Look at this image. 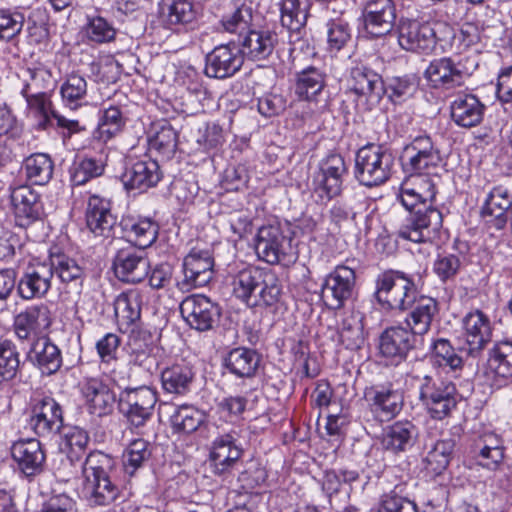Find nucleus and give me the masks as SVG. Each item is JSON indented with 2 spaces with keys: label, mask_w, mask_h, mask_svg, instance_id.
<instances>
[{
  "label": "nucleus",
  "mask_w": 512,
  "mask_h": 512,
  "mask_svg": "<svg viewBox=\"0 0 512 512\" xmlns=\"http://www.w3.org/2000/svg\"><path fill=\"white\" fill-rule=\"evenodd\" d=\"M27 102L28 116L34 118L38 128L56 125L58 128H72L78 125L76 120H68L52 107L47 94L23 96Z\"/></svg>",
  "instance_id": "31"
},
{
  "label": "nucleus",
  "mask_w": 512,
  "mask_h": 512,
  "mask_svg": "<svg viewBox=\"0 0 512 512\" xmlns=\"http://www.w3.org/2000/svg\"><path fill=\"white\" fill-rule=\"evenodd\" d=\"M512 205V197L507 188L503 186L494 187L488 194L482 215L487 223L500 230L507 223V211Z\"/></svg>",
  "instance_id": "35"
},
{
  "label": "nucleus",
  "mask_w": 512,
  "mask_h": 512,
  "mask_svg": "<svg viewBox=\"0 0 512 512\" xmlns=\"http://www.w3.org/2000/svg\"><path fill=\"white\" fill-rule=\"evenodd\" d=\"M355 271L345 265H338L327 275L322 287V297L331 309H340L352 299L355 291Z\"/></svg>",
  "instance_id": "15"
},
{
  "label": "nucleus",
  "mask_w": 512,
  "mask_h": 512,
  "mask_svg": "<svg viewBox=\"0 0 512 512\" xmlns=\"http://www.w3.org/2000/svg\"><path fill=\"white\" fill-rule=\"evenodd\" d=\"M454 447L452 438L435 442L422 461L426 473L432 477L442 474L451 460Z\"/></svg>",
  "instance_id": "44"
},
{
  "label": "nucleus",
  "mask_w": 512,
  "mask_h": 512,
  "mask_svg": "<svg viewBox=\"0 0 512 512\" xmlns=\"http://www.w3.org/2000/svg\"><path fill=\"white\" fill-rule=\"evenodd\" d=\"M339 337L347 349H358L364 343V327L362 317L352 313L346 316L339 329Z\"/></svg>",
  "instance_id": "54"
},
{
  "label": "nucleus",
  "mask_w": 512,
  "mask_h": 512,
  "mask_svg": "<svg viewBox=\"0 0 512 512\" xmlns=\"http://www.w3.org/2000/svg\"><path fill=\"white\" fill-rule=\"evenodd\" d=\"M180 313L186 323L200 332L211 330L221 316V310L217 303L202 294L187 296L180 303Z\"/></svg>",
  "instance_id": "14"
},
{
  "label": "nucleus",
  "mask_w": 512,
  "mask_h": 512,
  "mask_svg": "<svg viewBox=\"0 0 512 512\" xmlns=\"http://www.w3.org/2000/svg\"><path fill=\"white\" fill-rule=\"evenodd\" d=\"M474 453L477 463L491 471L497 470L504 460V447L494 436H488L477 443Z\"/></svg>",
  "instance_id": "48"
},
{
  "label": "nucleus",
  "mask_w": 512,
  "mask_h": 512,
  "mask_svg": "<svg viewBox=\"0 0 512 512\" xmlns=\"http://www.w3.org/2000/svg\"><path fill=\"white\" fill-rule=\"evenodd\" d=\"M244 448L240 435L235 429L219 433L211 442L209 449V467L213 475L228 481L242 462Z\"/></svg>",
  "instance_id": "5"
},
{
  "label": "nucleus",
  "mask_w": 512,
  "mask_h": 512,
  "mask_svg": "<svg viewBox=\"0 0 512 512\" xmlns=\"http://www.w3.org/2000/svg\"><path fill=\"white\" fill-rule=\"evenodd\" d=\"M439 162V153L412 154L406 165L413 174L431 175V170L436 168Z\"/></svg>",
  "instance_id": "64"
},
{
  "label": "nucleus",
  "mask_w": 512,
  "mask_h": 512,
  "mask_svg": "<svg viewBox=\"0 0 512 512\" xmlns=\"http://www.w3.org/2000/svg\"><path fill=\"white\" fill-rule=\"evenodd\" d=\"M120 337L114 333H107L96 342V351L100 358V368L116 382L117 369L120 367L117 353L120 346Z\"/></svg>",
  "instance_id": "46"
},
{
  "label": "nucleus",
  "mask_w": 512,
  "mask_h": 512,
  "mask_svg": "<svg viewBox=\"0 0 512 512\" xmlns=\"http://www.w3.org/2000/svg\"><path fill=\"white\" fill-rule=\"evenodd\" d=\"M162 178L157 161L147 159H129L125 162L121 182L127 190L147 191L155 187Z\"/></svg>",
  "instance_id": "18"
},
{
  "label": "nucleus",
  "mask_w": 512,
  "mask_h": 512,
  "mask_svg": "<svg viewBox=\"0 0 512 512\" xmlns=\"http://www.w3.org/2000/svg\"><path fill=\"white\" fill-rule=\"evenodd\" d=\"M398 43L411 52L430 53L436 46V34L428 23L401 18L398 24Z\"/></svg>",
  "instance_id": "17"
},
{
  "label": "nucleus",
  "mask_w": 512,
  "mask_h": 512,
  "mask_svg": "<svg viewBox=\"0 0 512 512\" xmlns=\"http://www.w3.org/2000/svg\"><path fill=\"white\" fill-rule=\"evenodd\" d=\"M25 359L44 376L54 375L63 364L61 350L47 336L29 344Z\"/></svg>",
  "instance_id": "27"
},
{
  "label": "nucleus",
  "mask_w": 512,
  "mask_h": 512,
  "mask_svg": "<svg viewBox=\"0 0 512 512\" xmlns=\"http://www.w3.org/2000/svg\"><path fill=\"white\" fill-rule=\"evenodd\" d=\"M277 34L270 30H250L241 41V53L248 59L264 60L274 51Z\"/></svg>",
  "instance_id": "36"
},
{
  "label": "nucleus",
  "mask_w": 512,
  "mask_h": 512,
  "mask_svg": "<svg viewBox=\"0 0 512 512\" xmlns=\"http://www.w3.org/2000/svg\"><path fill=\"white\" fill-rule=\"evenodd\" d=\"M204 420L203 412L193 406L183 405L176 408L170 421L174 431L189 434L196 431Z\"/></svg>",
  "instance_id": "53"
},
{
  "label": "nucleus",
  "mask_w": 512,
  "mask_h": 512,
  "mask_svg": "<svg viewBox=\"0 0 512 512\" xmlns=\"http://www.w3.org/2000/svg\"><path fill=\"white\" fill-rule=\"evenodd\" d=\"M150 263L144 250L133 247L117 251L113 259V269L117 278L123 282L139 283L149 272Z\"/></svg>",
  "instance_id": "22"
},
{
  "label": "nucleus",
  "mask_w": 512,
  "mask_h": 512,
  "mask_svg": "<svg viewBox=\"0 0 512 512\" xmlns=\"http://www.w3.org/2000/svg\"><path fill=\"white\" fill-rule=\"evenodd\" d=\"M347 93L356 105L372 109L385 94L382 77L365 65H357L350 70Z\"/></svg>",
  "instance_id": "10"
},
{
  "label": "nucleus",
  "mask_w": 512,
  "mask_h": 512,
  "mask_svg": "<svg viewBox=\"0 0 512 512\" xmlns=\"http://www.w3.org/2000/svg\"><path fill=\"white\" fill-rule=\"evenodd\" d=\"M261 362L260 354L251 348L237 347L225 357V366L238 378H252L256 375Z\"/></svg>",
  "instance_id": "39"
},
{
  "label": "nucleus",
  "mask_w": 512,
  "mask_h": 512,
  "mask_svg": "<svg viewBox=\"0 0 512 512\" xmlns=\"http://www.w3.org/2000/svg\"><path fill=\"white\" fill-rule=\"evenodd\" d=\"M364 28L374 37L390 33L395 25L396 6L393 0H369L363 10Z\"/></svg>",
  "instance_id": "24"
},
{
  "label": "nucleus",
  "mask_w": 512,
  "mask_h": 512,
  "mask_svg": "<svg viewBox=\"0 0 512 512\" xmlns=\"http://www.w3.org/2000/svg\"><path fill=\"white\" fill-rule=\"evenodd\" d=\"M114 459L101 451L90 452L82 464V493L90 506H108L119 494L110 472Z\"/></svg>",
  "instance_id": "2"
},
{
  "label": "nucleus",
  "mask_w": 512,
  "mask_h": 512,
  "mask_svg": "<svg viewBox=\"0 0 512 512\" xmlns=\"http://www.w3.org/2000/svg\"><path fill=\"white\" fill-rule=\"evenodd\" d=\"M417 295L415 283L402 272L385 271L376 279L375 297L384 308L407 310Z\"/></svg>",
  "instance_id": "7"
},
{
  "label": "nucleus",
  "mask_w": 512,
  "mask_h": 512,
  "mask_svg": "<svg viewBox=\"0 0 512 512\" xmlns=\"http://www.w3.org/2000/svg\"><path fill=\"white\" fill-rule=\"evenodd\" d=\"M86 222L95 236H110L116 224V217L111 212L110 200L97 194L91 195L87 203Z\"/></svg>",
  "instance_id": "32"
},
{
  "label": "nucleus",
  "mask_w": 512,
  "mask_h": 512,
  "mask_svg": "<svg viewBox=\"0 0 512 512\" xmlns=\"http://www.w3.org/2000/svg\"><path fill=\"white\" fill-rule=\"evenodd\" d=\"M20 365V353L16 344L8 338H0V378L12 380Z\"/></svg>",
  "instance_id": "55"
},
{
  "label": "nucleus",
  "mask_w": 512,
  "mask_h": 512,
  "mask_svg": "<svg viewBox=\"0 0 512 512\" xmlns=\"http://www.w3.org/2000/svg\"><path fill=\"white\" fill-rule=\"evenodd\" d=\"M280 21L292 34L299 35L304 28L307 16L308 0H279Z\"/></svg>",
  "instance_id": "43"
},
{
  "label": "nucleus",
  "mask_w": 512,
  "mask_h": 512,
  "mask_svg": "<svg viewBox=\"0 0 512 512\" xmlns=\"http://www.w3.org/2000/svg\"><path fill=\"white\" fill-rule=\"evenodd\" d=\"M119 226L123 237L141 250L151 246L157 239L159 227L150 218L126 215Z\"/></svg>",
  "instance_id": "30"
},
{
  "label": "nucleus",
  "mask_w": 512,
  "mask_h": 512,
  "mask_svg": "<svg viewBox=\"0 0 512 512\" xmlns=\"http://www.w3.org/2000/svg\"><path fill=\"white\" fill-rule=\"evenodd\" d=\"M27 179L35 185L47 184L53 176L54 163L45 153H35L24 161Z\"/></svg>",
  "instance_id": "50"
},
{
  "label": "nucleus",
  "mask_w": 512,
  "mask_h": 512,
  "mask_svg": "<svg viewBox=\"0 0 512 512\" xmlns=\"http://www.w3.org/2000/svg\"><path fill=\"white\" fill-rule=\"evenodd\" d=\"M29 425L40 437L49 438L57 434L63 425L61 406L55 399L48 396L36 399Z\"/></svg>",
  "instance_id": "19"
},
{
  "label": "nucleus",
  "mask_w": 512,
  "mask_h": 512,
  "mask_svg": "<svg viewBox=\"0 0 512 512\" xmlns=\"http://www.w3.org/2000/svg\"><path fill=\"white\" fill-rule=\"evenodd\" d=\"M29 80L21 90L23 96L27 95H44L46 89L50 88L52 84L51 73L43 68L28 69Z\"/></svg>",
  "instance_id": "61"
},
{
  "label": "nucleus",
  "mask_w": 512,
  "mask_h": 512,
  "mask_svg": "<svg viewBox=\"0 0 512 512\" xmlns=\"http://www.w3.org/2000/svg\"><path fill=\"white\" fill-rule=\"evenodd\" d=\"M252 18L253 9L251 3L236 2L233 10L222 17L221 25L226 32L241 36L250 31Z\"/></svg>",
  "instance_id": "49"
},
{
  "label": "nucleus",
  "mask_w": 512,
  "mask_h": 512,
  "mask_svg": "<svg viewBox=\"0 0 512 512\" xmlns=\"http://www.w3.org/2000/svg\"><path fill=\"white\" fill-rule=\"evenodd\" d=\"M67 457L71 462L80 460L89 442L86 430L78 426L69 427L64 434Z\"/></svg>",
  "instance_id": "59"
},
{
  "label": "nucleus",
  "mask_w": 512,
  "mask_h": 512,
  "mask_svg": "<svg viewBox=\"0 0 512 512\" xmlns=\"http://www.w3.org/2000/svg\"><path fill=\"white\" fill-rule=\"evenodd\" d=\"M470 73L460 62L456 63L450 57H443L430 62L424 75L432 87L451 89L462 85Z\"/></svg>",
  "instance_id": "23"
},
{
  "label": "nucleus",
  "mask_w": 512,
  "mask_h": 512,
  "mask_svg": "<svg viewBox=\"0 0 512 512\" xmlns=\"http://www.w3.org/2000/svg\"><path fill=\"white\" fill-rule=\"evenodd\" d=\"M326 85V73L317 67L308 66L296 74L295 93L307 103H318Z\"/></svg>",
  "instance_id": "38"
},
{
  "label": "nucleus",
  "mask_w": 512,
  "mask_h": 512,
  "mask_svg": "<svg viewBox=\"0 0 512 512\" xmlns=\"http://www.w3.org/2000/svg\"><path fill=\"white\" fill-rule=\"evenodd\" d=\"M47 264L51 267L52 277L55 273L62 283H73L77 288L82 287L85 271L72 257L64 253H51Z\"/></svg>",
  "instance_id": "42"
},
{
  "label": "nucleus",
  "mask_w": 512,
  "mask_h": 512,
  "mask_svg": "<svg viewBox=\"0 0 512 512\" xmlns=\"http://www.w3.org/2000/svg\"><path fill=\"white\" fill-rule=\"evenodd\" d=\"M417 90V83L413 77H393L389 79L385 92L389 93L390 99L400 103L410 98Z\"/></svg>",
  "instance_id": "62"
},
{
  "label": "nucleus",
  "mask_w": 512,
  "mask_h": 512,
  "mask_svg": "<svg viewBox=\"0 0 512 512\" xmlns=\"http://www.w3.org/2000/svg\"><path fill=\"white\" fill-rule=\"evenodd\" d=\"M62 102L65 107L75 110L82 105L87 94V81L78 74L69 75L60 88Z\"/></svg>",
  "instance_id": "52"
},
{
  "label": "nucleus",
  "mask_w": 512,
  "mask_h": 512,
  "mask_svg": "<svg viewBox=\"0 0 512 512\" xmlns=\"http://www.w3.org/2000/svg\"><path fill=\"white\" fill-rule=\"evenodd\" d=\"M351 41L349 25L340 20H332L327 24V51L337 54Z\"/></svg>",
  "instance_id": "57"
},
{
  "label": "nucleus",
  "mask_w": 512,
  "mask_h": 512,
  "mask_svg": "<svg viewBox=\"0 0 512 512\" xmlns=\"http://www.w3.org/2000/svg\"><path fill=\"white\" fill-rule=\"evenodd\" d=\"M233 294L249 307L271 306L278 302L281 285L277 276L256 267L238 272L232 281Z\"/></svg>",
  "instance_id": "3"
},
{
  "label": "nucleus",
  "mask_w": 512,
  "mask_h": 512,
  "mask_svg": "<svg viewBox=\"0 0 512 512\" xmlns=\"http://www.w3.org/2000/svg\"><path fill=\"white\" fill-rule=\"evenodd\" d=\"M141 293L129 290L117 296L114 301V313L118 323L129 326L140 318Z\"/></svg>",
  "instance_id": "47"
},
{
  "label": "nucleus",
  "mask_w": 512,
  "mask_h": 512,
  "mask_svg": "<svg viewBox=\"0 0 512 512\" xmlns=\"http://www.w3.org/2000/svg\"><path fill=\"white\" fill-rule=\"evenodd\" d=\"M462 324L464 341L460 351L473 359L479 358L492 340L491 321L476 309L464 316Z\"/></svg>",
  "instance_id": "13"
},
{
  "label": "nucleus",
  "mask_w": 512,
  "mask_h": 512,
  "mask_svg": "<svg viewBox=\"0 0 512 512\" xmlns=\"http://www.w3.org/2000/svg\"><path fill=\"white\" fill-rule=\"evenodd\" d=\"M431 362L434 366L449 368L451 371L461 370L463 360L460 357L450 341L445 338H439L431 344Z\"/></svg>",
  "instance_id": "51"
},
{
  "label": "nucleus",
  "mask_w": 512,
  "mask_h": 512,
  "mask_svg": "<svg viewBox=\"0 0 512 512\" xmlns=\"http://www.w3.org/2000/svg\"><path fill=\"white\" fill-rule=\"evenodd\" d=\"M484 106L476 96L460 93L451 103V117L454 122L463 128H471L480 123Z\"/></svg>",
  "instance_id": "37"
},
{
  "label": "nucleus",
  "mask_w": 512,
  "mask_h": 512,
  "mask_svg": "<svg viewBox=\"0 0 512 512\" xmlns=\"http://www.w3.org/2000/svg\"><path fill=\"white\" fill-rule=\"evenodd\" d=\"M479 371L494 388H502L512 383V340L495 341L487 350L485 361Z\"/></svg>",
  "instance_id": "11"
},
{
  "label": "nucleus",
  "mask_w": 512,
  "mask_h": 512,
  "mask_svg": "<svg viewBox=\"0 0 512 512\" xmlns=\"http://www.w3.org/2000/svg\"><path fill=\"white\" fill-rule=\"evenodd\" d=\"M167 22L170 25H185L192 23L196 12L189 0H166Z\"/></svg>",
  "instance_id": "58"
},
{
  "label": "nucleus",
  "mask_w": 512,
  "mask_h": 512,
  "mask_svg": "<svg viewBox=\"0 0 512 512\" xmlns=\"http://www.w3.org/2000/svg\"><path fill=\"white\" fill-rule=\"evenodd\" d=\"M53 322L52 312L45 303L33 304L17 313L12 330L21 343L31 344L44 336Z\"/></svg>",
  "instance_id": "12"
},
{
  "label": "nucleus",
  "mask_w": 512,
  "mask_h": 512,
  "mask_svg": "<svg viewBox=\"0 0 512 512\" xmlns=\"http://www.w3.org/2000/svg\"><path fill=\"white\" fill-rule=\"evenodd\" d=\"M194 377L195 373L189 365H172L161 373L162 388L170 394L185 395L190 391Z\"/></svg>",
  "instance_id": "41"
},
{
  "label": "nucleus",
  "mask_w": 512,
  "mask_h": 512,
  "mask_svg": "<svg viewBox=\"0 0 512 512\" xmlns=\"http://www.w3.org/2000/svg\"><path fill=\"white\" fill-rule=\"evenodd\" d=\"M243 65L239 48L219 45L206 55L204 72L208 77L224 79L233 76Z\"/></svg>",
  "instance_id": "25"
},
{
  "label": "nucleus",
  "mask_w": 512,
  "mask_h": 512,
  "mask_svg": "<svg viewBox=\"0 0 512 512\" xmlns=\"http://www.w3.org/2000/svg\"><path fill=\"white\" fill-rule=\"evenodd\" d=\"M214 260L209 250L192 249L183 260V279L176 285L182 292L207 285L213 278Z\"/></svg>",
  "instance_id": "16"
},
{
  "label": "nucleus",
  "mask_w": 512,
  "mask_h": 512,
  "mask_svg": "<svg viewBox=\"0 0 512 512\" xmlns=\"http://www.w3.org/2000/svg\"><path fill=\"white\" fill-rule=\"evenodd\" d=\"M255 249L258 257L271 265H289L297 259L292 238L285 234L279 222L258 229Z\"/></svg>",
  "instance_id": "6"
},
{
  "label": "nucleus",
  "mask_w": 512,
  "mask_h": 512,
  "mask_svg": "<svg viewBox=\"0 0 512 512\" xmlns=\"http://www.w3.org/2000/svg\"><path fill=\"white\" fill-rule=\"evenodd\" d=\"M372 410L387 419L396 416L402 409V395L391 387H371L365 393Z\"/></svg>",
  "instance_id": "40"
},
{
  "label": "nucleus",
  "mask_w": 512,
  "mask_h": 512,
  "mask_svg": "<svg viewBox=\"0 0 512 512\" xmlns=\"http://www.w3.org/2000/svg\"><path fill=\"white\" fill-rule=\"evenodd\" d=\"M419 429L410 420H398L386 426L380 437L382 449L393 456H402L417 443Z\"/></svg>",
  "instance_id": "21"
},
{
  "label": "nucleus",
  "mask_w": 512,
  "mask_h": 512,
  "mask_svg": "<svg viewBox=\"0 0 512 512\" xmlns=\"http://www.w3.org/2000/svg\"><path fill=\"white\" fill-rule=\"evenodd\" d=\"M106 161L103 157H78L70 167V181L74 186H81L104 174Z\"/></svg>",
  "instance_id": "45"
},
{
  "label": "nucleus",
  "mask_w": 512,
  "mask_h": 512,
  "mask_svg": "<svg viewBox=\"0 0 512 512\" xmlns=\"http://www.w3.org/2000/svg\"><path fill=\"white\" fill-rule=\"evenodd\" d=\"M392 165V155L381 146L366 145L356 153L354 175L361 185L378 186L390 178Z\"/></svg>",
  "instance_id": "8"
},
{
  "label": "nucleus",
  "mask_w": 512,
  "mask_h": 512,
  "mask_svg": "<svg viewBox=\"0 0 512 512\" xmlns=\"http://www.w3.org/2000/svg\"><path fill=\"white\" fill-rule=\"evenodd\" d=\"M418 340L407 328L391 326L382 332L379 349L383 356L401 360L411 349L416 348Z\"/></svg>",
  "instance_id": "33"
},
{
  "label": "nucleus",
  "mask_w": 512,
  "mask_h": 512,
  "mask_svg": "<svg viewBox=\"0 0 512 512\" xmlns=\"http://www.w3.org/2000/svg\"><path fill=\"white\" fill-rule=\"evenodd\" d=\"M82 393L92 414L104 416L113 411L116 396L101 379H87L82 385Z\"/></svg>",
  "instance_id": "34"
},
{
  "label": "nucleus",
  "mask_w": 512,
  "mask_h": 512,
  "mask_svg": "<svg viewBox=\"0 0 512 512\" xmlns=\"http://www.w3.org/2000/svg\"><path fill=\"white\" fill-rule=\"evenodd\" d=\"M11 204L16 224L26 228L41 219L44 214L40 195L30 186L22 185L11 192Z\"/></svg>",
  "instance_id": "26"
},
{
  "label": "nucleus",
  "mask_w": 512,
  "mask_h": 512,
  "mask_svg": "<svg viewBox=\"0 0 512 512\" xmlns=\"http://www.w3.org/2000/svg\"><path fill=\"white\" fill-rule=\"evenodd\" d=\"M52 279L47 262L30 264L18 280L17 294L25 301L44 298L52 287Z\"/></svg>",
  "instance_id": "20"
},
{
  "label": "nucleus",
  "mask_w": 512,
  "mask_h": 512,
  "mask_svg": "<svg viewBox=\"0 0 512 512\" xmlns=\"http://www.w3.org/2000/svg\"><path fill=\"white\" fill-rule=\"evenodd\" d=\"M157 400V392L150 386L126 387L119 394L118 407L130 426L140 431L150 421Z\"/></svg>",
  "instance_id": "9"
},
{
  "label": "nucleus",
  "mask_w": 512,
  "mask_h": 512,
  "mask_svg": "<svg viewBox=\"0 0 512 512\" xmlns=\"http://www.w3.org/2000/svg\"><path fill=\"white\" fill-rule=\"evenodd\" d=\"M23 24V14L0 9V40H12L22 31Z\"/></svg>",
  "instance_id": "63"
},
{
  "label": "nucleus",
  "mask_w": 512,
  "mask_h": 512,
  "mask_svg": "<svg viewBox=\"0 0 512 512\" xmlns=\"http://www.w3.org/2000/svg\"><path fill=\"white\" fill-rule=\"evenodd\" d=\"M408 309L409 312L404 320L405 328L411 331L415 338L427 334L438 313L437 302L431 297L417 295L413 303L409 304Z\"/></svg>",
  "instance_id": "29"
},
{
  "label": "nucleus",
  "mask_w": 512,
  "mask_h": 512,
  "mask_svg": "<svg viewBox=\"0 0 512 512\" xmlns=\"http://www.w3.org/2000/svg\"><path fill=\"white\" fill-rule=\"evenodd\" d=\"M151 456L150 444L144 439L132 441L123 454V467L125 472L132 476L149 460Z\"/></svg>",
  "instance_id": "56"
},
{
  "label": "nucleus",
  "mask_w": 512,
  "mask_h": 512,
  "mask_svg": "<svg viewBox=\"0 0 512 512\" xmlns=\"http://www.w3.org/2000/svg\"><path fill=\"white\" fill-rule=\"evenodd\" d=\"M419 400L435 420L448 417L457 405V389L453 382L439 376L418 377Z\"/></svg>",
  "instance_id": "4"
},
{
  "label": "nucleus",
  "mask_w": 512,
  "mask_h": 512,
  "mask_svg": "<svg viewBox=\"0 0 512 512\" xmlns=\"http://www.w3.org/2000/svg\"><path fill=\"white\" fill-rule=\"evenodd\" d=\"M84 31L87 38L95 43H108L116 35L113 25L101 16L89 18Z\"/></svg>",
  "instance_id": "60"
},
{
  "label": "nucleus",
  "mask_w": 512,
  "mask_h": 512,
  "mask_svg": "<svg viewBox=\"0 0 512 512\" xmlns=\"http://www.w3.org/2000/svg\"><path fill=\"white\" fill-rule=\"evenodd\" d=\"M10 451L18 470L26 477H34L42 472L46 456L37 439L18 440L12 444Z\"/></svg>",
  "instance_id": "28"
},
{
  "label": "nucleus",
  "mask_w": 512,
  "mask_h": 512,
  "mask_svg": "<svg viewBox=\"0 0 512 512\" xmlns=\"http://www.w3.org/2000/svg\"><path fill=\"white\" fill-rule=\"evenodd\" d=\"M437 176L412 174L401 185L398 198L409 211L398 229L401 239L415 243H432L442 228V213L432 203L436 197Z\"/></svg>",
  "instance_id": "1"
}]
</instances>
